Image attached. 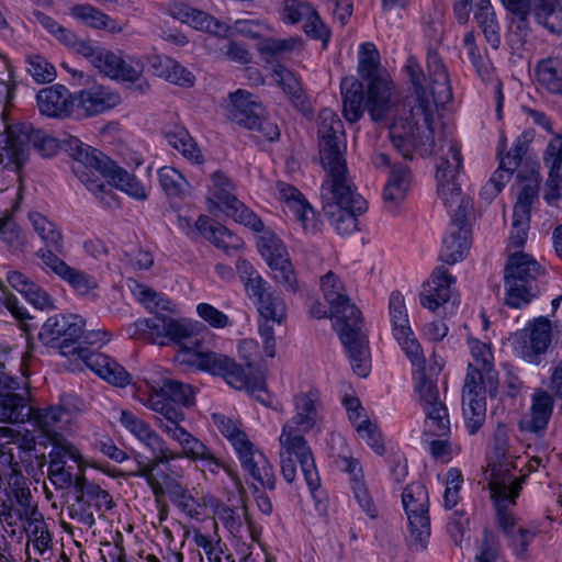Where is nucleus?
I'll use <instances>...</instances> for the list:
<instances>
[{"label":"nucleus","mask_w":562,"mask_h":562,"mask_svg":"<svg viewBox=\"0 0 562 562\" xmlns=\"http://www.w3.org/2000/svg\"><path fill=\"white\" fill-rule=\"evenodd\" d=\"M380 56L372 43H363L359 52V75L368 86V108L374 121L392 119L390 138L404 159H412L415 149L435 153L434 113L452 100V88L447 68L439 54L427 53L426 78L414 56H408L404 71L414 87L402 105L395 104L393 85L387 72L380 67Z\"/></svg>","instance_id":"nucleus-1"},{"label":"nucleus","mask_w":562,"mask_h":562,"mask_svg":"<svg viewBox=\"0 0 562 562\" xmlns=\"http://www.w3.org/2000/svg\"><path fill=\"white\" fill-rule=\"evenodd\" d=\"M321 288L336 318L335 327L344 345L353 372L366 378L371 370L369 341L362 333L361 313L350 303L345 286L337 274L328 271L321 278Z\"/></svg>","instance_id":"nucleus-2"},{"label":"nucleus","mask_w":562,"mask_h":562,"mask_svg":"<svg viewBox=\"0 0 562 562\" xmlns=\"http://www.w3.org/2000/svg\"><path fill=\"white\" fill-rule=\"evenodd\" d=\"M68 150L74 157L72 171L89 191L98 195L111 192L110 183L102 178H110L114 186L130 196L144 201L147 193L142 182L125 169L119 167L100 150L83 144L80 139H69Z\"/></svg>","instance_id":"nucleus-3"},{"label":"nucleus","mask_w":562,"mask_h":562,"mask_svg":"<svg viewBox=\"0 0 562 562\" xmlns=\"http://www.w3.org/2000/svg\"><path fill=\"white\" fill-rule=\"evenodd\" d=\"M323 195H329L323 206L325 216L341 236L358 229V215L368 209L367 201L357 193L349 176L325 178L322 184Z\"/></svg>","instance_id":"nucleus-4"},{"label":"nucleus","mask_w":562,"mask_h":562,"mask_svg":"<svg viewBox=\"0 0 562 562\" xmlns=\"http://www.w3.org/2000/svg\"><path fill=\"white\" fill-rule=\"evenodd\" d=\"M547 270L532 256L513 252L504 269L505 304L521 308L541 292Z\"/></svg>","instance_id":"nucleus-5"},{"label":"nucleus","mask_w":562,"mask_h":562,"mask_svg":"<svg viewBox=\"0 0 562 562\" xmlns=\"http://www.w3.org/2000/svg\"><path fill=\"white\" fill-rule=\"evenodd\" d=\"M279 443L280 469L284 481L290 485L295 483L297 477L296 464H299L307 487L311 492L316 491L321 485V479L313 451L304 434L282 429Z\"/></svg>","instance_id":"nucleus-6"},{"label":"nucleus","mask_w":562,"mask_h":562,"mask_svg":"<svg viewBox=\"0 0 562 562\" xmlns=\"http://www.w3.org/2000/svg\"><path fill=\"white\" fill-rule=\"evenodd\" d=\"M514 458L506 431L497 429L487 463L491 472L488 487L493 502H498L501 498L518 497L522 484L526 482V475L514 476L512 474V470L516 468Z\"/></svg>","instance_id":"nucleus-7"},{"label":"nucleus","mask_w":562,"mask_h":562,"mask_svg":"<svg viewBox=\"0 0 562 562\" xmlns=\"http://www.w3.org/2000/svg\"><path fill=\"white\" fill-rule=\"evenodd\" d=\"M317 134L321 162L326 172L325 178L349 173L345 158L344 124L330 109L319 111Z\"/></svg>","instance_id":"nucleus-8"},{"label":"nucleus","mask_w":562,"mask_h":562,"mask_svg":"<svg viewBox=\"0 0 562 562\" xmlns=\"http://www.w3.org/2000/svg\"><path fill=\"white\" fill-rule=\"evenodd\" d=\"M140 402L161 415L162 423H181L186 418L184 408L195 404V390L188 383L166 379L158 387H151Z\"/></svg>","instance_id":"nucleus-9"},{"label":"nucleus","mask_w":562,"mask_h":562,"mask_svg":"<svg viewBox=\"0 0 562 562\" xmlns=\"http://www.w3.org/2000/svg\"><path fill=\"white\" fill-rule=\"evenodd\" d=\"M469 346L472 361L468 364L462 394L485 400L487 394L496 397L499 381L491 347L477 339H470Z\"/></svg>","instance_id":"nucleus-10"},{"label":"nucleus","mask_w":562,"mask_h":562,"mask_svg":"<svg viewBox=\"0 0 562 562\" xmlns=\"http://www.w3.org/2000/svg\"><path fill=\"white\" fill-rule=\"evenodd\" d=\"M415 391L425 414L424 436L447 437L450 434L449 413L440 397L437 381L422 370L416 379Z\"/></svg>","instance_id":"nucleus-11"},{"label":"nucleus","mask_w":562,"mask_h":562,"mask_svg":"<svg viewBox=\"0 0 562 562\" xmlns=\"http://www.w3.org/2000/svg\"><path fill=\"white\" fill-rule=\"evenodd\" d=\"M402 503L409 527V546L425 549L430 537L429 498L420 483L407 485L402 493Z\"/></svg>","instance_id":"nucleus-12"},{"label":"nucleus","mask_w":562,"mask_h":562,"mask_svg":"<svg viewBox=\"0 0 562 562\" xmlns=\"http://www.w3.org/2000/svg\"><path fill=\"white\" fill-rule=\"evenodd\" d=\"M162 473V481L151 473H143L148 486L150 487L155 501L158 505L162 503L166 495L170 502L183 514L192 519H200L206 507L205 498H195L191 490L183 485L179 480L169 474Z\"/></svg>","instance_id":"nucleus-13"},{"label":"nucleus","mask_w":562,"mask_h":562,"mask_svg":"<svg viewBox=\"0 0 562 562\" xmlns=\"http://www.w3.org/2000/svg\"><path fill=\"white\" fill-rule=\"evenodd\" d=\"M553 339L551 322L539 316L517 331L513 337L515 352L527 363L538 366L542 362Z\"/></svg>","instance_id":"nucleus-14"},{"label":"nucleus","mask_w":562,"mask_h":562,"mask_svg":"<svg viewBox=\"0 0 562 562\" xmlns=\"http://www.w3.org/2000/svg\"><path fill=\"white\" fill-rule=\"evenodd\" d=\"M83 319L76 314L50 316L43 324L38 339L48 347L58 348L63 355L82 351L74 345L83 336Z\"/></svg>","instance_id":"nucleus-15"},{"label":"nucleus","mask_w":562,"mask_h":562,"mask_svg":"<svg viewBox=\"0 0 562 562\" xmlns=\"http://www.w3.org/2000/svg\"><path fill=\"white\" fill-rule=\"evenodd\" d=\"M389 310L394 338L402 346V349L405 351L413 366L423 367L425 357L411 328L404 297L400 292H393L391 294Z\"/></svg>","instance_id":"nucleus-16"},{"label":"nucleus","mask_w":562,"mask_h":562,"mask_svg":"<svg viewBox=\"0 0 562 562\" xmlns=\"http://www.w3.org/2000/svg\"><path fill=\"white\" fill-rule=\"evenodd\" d=\"M294 415L283 425L282 429L299 434H307L322 422L323 403L317 389L310 387L293 396Z\"/></svg>","instance_id":"nucleus-17"},{"label":"nucleus","mask_w":562,"mask_h":562,"mask_svg":"<svg viewBox=\"0 0 562 562\" xmlns=\"http://www.w3.org/2000/svg\"><path fill=\"white\" fill-rule=\"evenodd\" d=\"M27 131L30 123H19L7 127L0 135V165L19 172L29 160Z\"/></svg>","instance_id":"nucleus-18"},{"label":"nucleus","mask_w":562,"mask_h":562,"mask_svg":"<svg viewBox=\"0 0 562 562\" xmlns=\"http://www.w3.org/2000/svg\"><path fill=\"white\" fill-rule=\"evenodd\" d=\"M516 498H501L498 502H494V505L499 528L508 538L517 558L525 560L535 533L522 527H516L515 519L509 512V507L516 504Z\"/></svg>","instance_id":"nucleus-19"},{"label":"nucleus","mask_w":562,"mask_h":562,"mask_svg":"<svg viewBox=\"0 0 562 562\" xmlns=\"http://www.w3.org/2000/svg\"><path fill=\"white\" fill-rule=\"evenodd\" d=\"M134 328L132 336L148 333L151 337H168L179 345L194 328H200V322L155 316L136 322Z\"/></svg>","instance_id":"nucleus-20"},{"label":"nucleus","mask_w":562,"mask_h":562,"mask_svg":"<svg viewBox=\"0 0 562 562\" xmlns=\"http://www.w3.org/2000/svg\"><path fill=\"white\" fill-rule=\"evenodd\" d=\"M459 0H454V13L460 23H465L469 19L472 5L475 7L474 19L481 27L486 41L493 48L501 44L499 25L490 0H465L464 16L458 8Z\"/></svg>","instance_id":"nucleus-21"},{"label":"nucleus","mask_w":562,"mask_h":562,"mask_svg":"<svg viewBox=\"0 0 562 562\" xmlns=\"http://www.w3.org/2000/svg\"><path fill=\"white\" fill-rule=\"evenodd\" d=\"M175 361L225 379L233 368L234 359L213 351L203 352L201 349H179L175 355Z\"/></svg>","instance_id":"nucleus-22"},{"label":"nucleus","mask_w":562,"mask_h":562,"mask_svg":"<svg viewBox=\"0 0 562 562\" xmlns=\"http://www.w3.org/2000/svg\"><path fill=\"white\" fill-rule=\"evenodd\" d=\"M236 453L243 470L252 480L257 481L265 488L274 490L277 479L273 467L262 451L257 449L252 442H249L236 451Z\"/></svg>","instance_id":"nucleus-23"},{"label":"nucleus","mask_w":562,"mask_h":562,"mask_svg":"<svg viewBox=\"0 0 562 562\" xmlns=\"http://www.w3.org/2000/svg\"><path fill=\"white\" fill-rule=\"evenodd\" d=\"M229 120L245 128L256 126V120L266 113V109L258 97L247 90L238 89L229 94Z\"/></svg>","instance_id":"nucleus-24"},{"label":"nucleus","mask_w":562,"mask_h":562,"mask_svg":"<svg viewBox=\"0 0 562 562\" xmlns=\"http://www.w3.org/2000/svg\"><path fill=\"white\" fill-rule=\"evenodd\" d=\"M554 397L551 392L537 389L531 397L530 413L520 423V428L538 437H543L552 417Z\"/></svg>","instance_id":"nucleus-25"},{"label":"nucleus","mask_w":562,"mask_h":562,"mask_svg":"<svg viewBox=\"0 0 562 562\" xmlns=\"http://www.w3.org/2000/svg\"><path fill=\"white\" fill-rule=\"evenodd\" d=\"M454 283V277L449 274L445 267H437L430 279L424 284L420 304L431 312L437 311L439 306L450 300Z\"/></svg>","instance_id":"nucleus-26"},{"label":"nucleus","mask_w":562,"mask_h":562,"mask_svg":"<svg viewBox=\"0 0 562 562\" xmlns=\"http://www.w3.org/2000/svg\"><path fill=\"white\" fill-rule=\"evenodd\" d=\"M37 106L41 114L48 117L69 116L74 105L75 97L61 85H54L44 88L36 94Z\"/></svg>","instance_id":"nucleus-27"},{"label":"nucleus","mask_w":562,"mask_h":562,"mask_svg":"<svg viewBox=\"0 0 562 562\" xmlns=\"http://www.w3.org/2000/svg\"><path fill=\"white\" fill-rule=\"evenodd\" d=\"M86 366L106 382L124 387L131 383V374L116 360L97 351H80Z\"/></svg>","instance_id":"nucleus-28"},{"label":"nucleus","mask_w":562,"mask_h":562,"mask_svg":"<svg viewBox=\"0 0 562 562\" xmlns=\"http://www.w3.org/2000/svg\"><path fill=\"white\" fill-rule=\"evenodd\" d=\"M86 366L106 382L124 387L131 383V374L116 360L97 351H80Z\"/></svg>","instance_id":"nucleus-29"},{"label":"nucleus","mask_w":562,"mask_h":562,"mask_svg":"<svg viewBox=\"0 0 562 562\" xmlns=\"http://www.w3.org/2000/svg\"><path fill=\"white\" fill-rule=\"evenodd\" d=\"M77 106L86 116H93L113 109L121 102L119 93L102 85L83 89L75 97Z\"/></svg>","instance_id":"nucleus-30"},{"label":"nucleus","mask_w":562,"mask_h":562,"mask_svg":"<svg viewBox=\"0 0 562 562\" xmlns=\"http://www.w3.org/2000/svg\"><path fill=\"white\" fill-rule=\"evenodd\" d=\"M224 380L236 390H247L262 405L272 406L273 398L267 391L263 379L254 372H246L244 366L236 363L235 360Z\"/></svg>","instance_id":"nucleus-31"},{"label":"nucleus","mask_w":562,"mask_h":562,"mask_svg":"<svg viewBox=\"0 0 562 562\" xmlns=\"http://www.w3.org/2000/svg\"><path fill=\"white\" fill-rule=\"evenodd\" d=\"M471 231L467 220L453 223L449 227L448 235L442 240L439 259L448 265H454L462 260L470 248Z\"/></svg>","instance_id":"nucleus-32"},{"label":"nucleus","mask_w":562,"mask_h":562,"mask_svg":"<svg viewBox=\"0 0 562 562\" xmlns=\"http://www.w3.org/2000/svg\"><path fill=\"white\" fill-rule=\"evenodd\" d=\"M159 428L181 448V456L190 461H200L211 449L199 438L184 429L180 423H162L159 419Z\"/></svg>","instance_id":"nucleus-33"},{"label":"nucleus","mask_w":562,"mask_h":562,"mask_svg":"<svg viewBox=\"0 0 562 562\" xmlns=\"http://www.w3.org/2000/svg\"><path fill=\"white\" fill-rule=\"evenodd\" d=\"M278 189L281 198L286 202L289 209L300 221L305 231L317 232V223L315 220V211L310 203L303 198L302 193L293 186L279 182Z\"/></svg>","instance_id":"nucleus-34"},{"label":"nucleus","mask_w":562,"mask_h":562,"mask_svg":"<svg viewBox=\"0 0 562 562\" xmlns=\"http://www.w3.org/2000/svg\"><path fill=\"white\" fill-rule=\"evenodd\" d=\"M411 186V171L407 166L394 165L383 191L385 209L395 213L406 199Z\"/></svg>","instance_id":"nucleus-35"},{"label":"nucleus","mask_w":562,"mask_h":562,"mask_svg":"<svg viewBox=\"0 0 562 562\" xmlns=\"http://www.w3.org/2000/svg\"><path fill=\"white\" fill-rule=\"evenodd\" d=\"M437 192L448 209L453 223L467 220L468 211L472 207L471 201L462 196L458 179L437 181Z\"/></svg>","instance_id":"nucleus-36"},{"label":"nucleus","mask_w":562,"mask_h":562,"mask_svg":"<svg viewBox=\"0 0 562 562\" xmlns=\"http://www.w3.org/2000/svg\"><path fill=\"white\" fill-rule=\"evenodd\" d=\"M342 98V113L347 121L357 122L361 119L368 101L364 104L362 82L353 78H345L340 83Z\"/></svg>","instance_id":"nucleus-37"},{"label":"nucleus","mask_w":562,"mask_h":562,"mask_svg":"<svg viewBox=\"0 0 562 562\" xmlns=\"http://www.w3.org/2000/svg\"><path fill=\"white\" fill-rule=\"evenodd\" d=\"M70 15L91 29L104 30L111 34H120L124 30L115 19L88 3L71 7Z\"/></svg>","instance_id":"nucleus-38"},{"label":"nucleus","mask_w":562,"mask_h":562,"mask_svg":"<svg viewBox=\"0 0 562 562\" xmlns=\"http://www.w3.org/2000/svg\"><path fill=\"white\" fill-rule=\"evenodd\" d=\"M439 151L441 155L436 164L437 181L458 179L463 161L459 145L453 139H445Z\"/></svg>","instance_id":"nucleus-39"},{"label":"nucleus","mask_w":562,"mask_h":562,"mask_svg":"<svg viewBox=\"0 0 562 562\" xmlns=\"http://www.w3.org/2000/svg\"><path fill=\"white\" fill-rule=\"evenodd\" d=\"M31 419L50 438L60 437L57 432L69 423L70 413L61 406H50L44 409H33Z\"/></svg>","instance_id":"nucleus-40"},{"label":"nucleus","mask_w":562,"mask_h":562,"mask_svg":"<svg viewBox=\"0 0 562 562\" xmlns=\"http://www.w3.org/2000/svg\"><path fill=\"white\" fill-rule=\"evenodd\" d=\"M32 406L25 397L13 392L0 393V422L25 423L31 419Z\"/></svg>","instance_id":"nucleus-41"},{"label":"nucleus","mask_w":562,"mask_h":562,"mask_svg":"<svg viewBox=\"0 0 562 562\" xmlns=\"http://www.w3.org/2000/svg\"><path fill=\"white\" fill-rule=\"evenodd\" d=\"M34 232L41 238L44 247H52L64 251V236L59 226L40 212H30L27 215Z\"/></svg>","instance_id":"nucleus-42"},{"label":"nucleus","mask_w":562,"mask_h":562,"mask_svg":"<svg viewBox=\"0 0 562 562\" xmlns=\"http://www.w3.org/2000/svg\"><path fill=\"white\" fill-rule=\"evenodd\" d=\"M27 151L30 153L31 147L36 149L43 157H52L57 154L58 149H64L74 159L70 150H68V140L78 139L74 136H66L63 139H57L47 135L42 130H36L30 124V131H27Z\"/></svg>","instance_id":"nucleus-43"},{"label":"nucleus","mask_w":562,"mask_h":562,"mask_svg":"<svg viewBox=\"0 0 562 562\" xmlns=\"http://www.w3.org/2000/svg\"><path fill=\"white\" fill-rule=\"evenodd\" d=\"M531 12L537 23L549 32L562 33V5L558 0H535Z\"/></svg>","instance_id":"nucleus-44"},{"label":"nucleus","mask_w":562,"mask_h":562,"mask_svg":"<svg viewBox=\"0 0 562 562\" xmlns=\"http://www.w3.org/2000/svg\"><path fill=\"white\" fill-rule=\"evenodd\" d=\"M155 74L165 80L181 86L192 87L194 76L175 59L169 57H156L151 64Z\"/></svg>","instance_id":"nucleus-45"},{"label":"nucleus","mask_w":562,"mask_h":562,"mask_svg":"<svg viewBox=\"0 0 562 562\" xmlns=\"http://www.w3.org/2000/svg\"><path fill=\"white\" fill-rule=\"evenodd\" d=\"M0 493L8 498L15 499L16 503H34L27 479L21 470L11 469L10 473H0Z\"/></svg>","instance_id":"nucleus-46"},{"label":"nucleus","mask_w":562,"mask_h":562,"mask_svg":"<svg viewBox=\"0 0 562 562\" xmlns=\"http://www.w3.org/2000/svg\"><path fill=\"white\" fill-rule=\"evenodd\" d=\"M168 143L193 164H202L203 155L189 132L182 126H175L166 133Z\"/></svg>","instance_id":"nucleus-47"},{"label":"nucleus","mask_w":562,"mask_h":562,"mask_svg":"<svg viewBox=\"0 0 562 562\" xmlns=\"http://www.w3.org/2000/svg\"><path fill=\"white\" fill-rule=\"evenodd\" d=\"M159 183L169 198L184 199L190 192V183L173 167L164 166L158 170Z\"/></svg>","instance_id":"nucleus-48"},{"label":"nucleus","mask_w":562,"mask_h":562,"mask_svg":"<svg viewBox=\"0 0 562 562\" xmlns=\"http://www.w3.org/2000/svg\"><path fill=\"white\" fill-rule=\"evenodd\" d=\"M464 425L470 435H475L486 420V400L462 394Z\"/></svg>","instance_id":"nucleus-49"},{"label":"nucleus","mask_w":562,"mask_h":562,"mask_svg":"<svg viewBox=\"0 0 562 562\" xmlns=\"http://www.w3.org/2000/svg\"><path fill=\"white\" fill-rule=\"evenodd\" d=\"M537 78L552 93L562 94V59L550 57L537 65Z\"/></svg>","instance_id":"nucleus-50"},{"label":"nucleus","mask_w":562,"mask_h":562,"mask_svg":"<svg viewBox=\"0 0 562 562\" xmlns=\"http://www.w3.org/2000/svg\"><path fill=\"white\" fill-rule=\"evenodd\" d=\"M76 497L74 503L67 506L68 517L87 528L95 524L94 512L90 501L86 499V493L79 477L76 479Z\"/></svg>","instance_id":"nucleus-51"},{"label":"nucleus","mask_w":562,"mask_h":562,"mask_svg":"<svg viewBox=\"0 0 562 562\" xmlns=\"http://www.w3.org/2000/svg\"><path fill=\"white\" fill-rule=\"evenodd\" d=\"M120 422L148 448L155 446L157 439L160 437L146 422L128 411L121 412Z\"/></svg>","instance_id":"nucleus-52"},{"label":"nucleus","mask_w":562,"mask_h":562,"mask_svg":"<svg viewBox=\"0 0 562 562\" xmlns=\"http://www.w3.org/2000/svg\"><path fill=\"white\" fill-rule=\"evenodd\" d=\"M261 233L262 235L258 238L257 247L268 265L289 257L285 246L274 233L265 229Z\"/></svg>","instance_id":"nucleus-53"},{"label":"nucleus","mask_w":562,"mask_h":562,"mask_svg":"<svg viewBox=\"0 0 562 562\" xmlns=\"http://www.w3.org/2000/svg\"><path fill=\"white\" fill-rule=\"evenodd\" d=\"M149 449L151 450L153 459L148 463L139 465L138 470L130 473V475L143 479V473H151V475H155V470L159 464H166L182 457L181 453H177L167 448L161 437H159L156 445L151 446Z\"/></svg>","instance_id":"nucleus-54"},{"label":"nucleus","mask_w":562,"mask_h":562,"mask_svg":"<svg viewBox=\"0 0 562 562\" xmlns=\"http://www.w3.org/2000/svg\"><path fill=\"white\" fill-rule=\"evenodd\" d=\"M213 422L218 431L229 440L235 451L251 442L236 420L221 414H213Z\"/></svg>","instance_id":"nucleus-55"},{"label":"nucleus","mask_w":562,"mask_h":562,"mask_svg":"<svg viewBox=\"0 0 562 562\" xmlns=\"http://www.w3.org/2000/svg\"><path fill=\"white\" fill-rule=\"evenodd\" d=\"M211 181L210 193L217 201V205L222 211L238 200L233 193V183L223 172L215 171L212 173Z\"/></svg>","instance_id":"nucleus-56"},{"label":"nucleus","mask_w":562,"mask_h":562,"mask_svg":"<svg viewBox=\"0 0 562 562\" xmlns=\"http://www.w3.org/2000/svg\"><path fill=\"white\" fill-rule=\"evenodd\" d=\"M0 239L14 254L23 251L26 241L22 229L10 215L0 217Z\"/></svg>","instance_id":"nucleus-57"},{"label":"nucleus","mask_w":562,"mask_h":562,"mask_svg":"<svg viewBox=\"0 0 562 562\" xmlns=\"http://www.w3.org/2000/svg\"><path fill=\"white\" fill-rule=\"evenodd\" d=\"M274 77L283 91L291 97L295 105L304 106L305 97L300 81L294 74L283 66L274 68Z\"/></svg>","instance_id":"nucleus-58"},{"label":"nucleus","mask_w":562,"mask_h":562,"mask_svg":"<svg viewBox=\"0 0 562 562\" xmlns=\"http://www.w3.org/2000/svg\"><path fill=\"white\" fill-rule=\"evenodd\" d=\"M539 180L531 179L522 186L518 200L514 206L513 215L526 221L530 218L532 203L538 199Z\"/></svg>","instance_id":"nucleus-59"},{"label":"nucleus","mask_w":562,"mask_h":562,"mask_svg":"<svg viewBox=\"0 0 562 562\" xmlns=\"http://www.w3.org/2000/svg\"><path fill=\"white\" fill-rule=\"evenodd\" d=\"M86 493V499L95 501L94 510L102 517L103 514L113 508L114 503L110 493L101 488L94 482H90L86 476H78Z\"/></svg>","instance_id":"nucleus-60"},{"label":"nucleus","mask_w":562,"mask_h":562,"mask_svg":"<svg viewBox=\"0 0 562 562\" xmlns=\"http://www.w3.org/2000/svg\"><path fill=\"white\" fill-rule=\"evenodd\" d=\"M24 529L38 551L43 552L50 547L52 536L47 529L44 517L38 509Z\"/></svg>","instance_id":"nucleus-61"},{"label":"nucleus","mask_w":562,"mask_h":562,"mask_svg":"<svg viewBox=\"0 0 562 562\" xmlns=\"http://www.w3.org/2000/svg\"><path fill=\"white\" fill-rule=\"evenodd\" d=\"M261 318L271 319L272 323L281 325L286 317V305L284 301L272 292L256 304Z\"/></svg>","instance_id":"nucleus-62"},{"label":"nucleus","mask_w":562,"mask_h":562,"mask_svg":"<svg viewBox=\"0 0 562 562\" xmlns=\"http://www.w3.org/2000/svg\"><path fill=\"white\" fill-rule=\"evenodd\" d=\"M223 212L233 217L235 222L243 224L254 232H263V222L239 200L228 205V207L224 209Z\"/></svg>","instance_id":"nucleus-63"},{"label":"nucleus","mask_w":562,"mask_h":562,"mask_svg":"<svg viewBox=\"0 0 562 562\" xmlns=\"http://www.w3.org/2000/svg\"><path fill=\"white\" fill-rule=\"evenodd\" d=\"M194 543L201 548L207 562H235L233 555L223 550L221 542H214L209 536L194 532Z\"/></svg>","instance_id":"nucleus-64"}]
</instances>
